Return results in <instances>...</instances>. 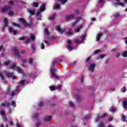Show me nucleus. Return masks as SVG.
Masks as SVG:
<instances>
[{"label": "nucleus", "instance_id": "obj_33", "mask_svg": "<svg viewBox=\"0 0 127 127\" xmlns=\"http://www.w3.org/2000/svg\"><path fill=\"white\" fill-rule=\"evenodd\" d=\"M56 16V14H54L52 16H50L49 17V19H50V20H53L54 18H55V16Z\"/></svg>", "mask_w": 127, "mask_h": 127}, {"label": "nucleus", "instance_id": "obj_19", "mask_svg": "<svg viewBox=\"0 0 127 127\" xmlns=\"http://www.w3.org/2000/svg\"><path fill=\"white\" fill-rule=\"evenodd\" d=\"M80 19H81L80 17H78L76 18L75 19V22L72 23V24H71L72 26H74V25H76V24L77 23V22H78V21H79V20H80Z\"/></svg>", "mask_w": 127, "mask_h": 127}, {"label": "nucleus", "instance_id": "obj_48", "mask_svg": "<svg viewBox=\"0 0 127 127\" xmlns=\"http://www.w3.org/2000/svg\"><path fill=\"white\" fill-rule=\"evenodd\" d=\"M11 103H12V106H13L14 108H15V107H16V104H15V102L12 101Z\"/></svg>", "mask_w": 127, "mask_h": 127}, {"label": "nucleus", "instance_id": "obj_32", "mask_svg": "<svg viewBox=\"0 0 127 127\" xmlns=\"http://www.w3.org/2000/svg\"><path fill=\"white\" fill-rule=\"evenodd\" d=\"M68 0H58V1H60L62 4H64L65 2H67Z\"/></svg>", "mask_w": 127, "mask_h": 127}, {"label": "nucleus", "instance_id": "obj_3", "mask_svg": "<svg viewBox=\"0 0 127 127\" xmlns=\"http://www.w3.org/2000/svg\"><path fill=\"white\" fill-rule=\"evenodd\" d=\"M55 71H56V68L51 69V73L53 78H55V79H57V80H58L59 79V77L57 75H56V74H55Z\"/></svg>", "mask_w": 127, "mask_h": 127}, {"label": "nucleus", "instance_id": "obj_1", "mask_svg": "<svg viewBox=\"0 0 127 127\" xmlns=\"http://www.w3.org/2000/svg\"><path fill=\"white\" fill-rule=\"evenodd\" d=\"M44 10H45V4H42L40 6L39 10L36 12L38 19H41L42 16L41 15V11H44Z\"/></svg>", "mask_w": 127, "mask_h": 127}, {"label": "nucleus", "instance_id": "obj_27", "mask_svg": "<svg viewBox=\"0 0 127 127\" xmlns=\"http://www.w3.org/2000/svg\"><path fill=\"white\" fill-rule=\"evenodd\" d=\"M83 27L82 25L79 26L78 27L76 28L75 29V32H79L80 31V30Z\"/></svg>", "mask_w": 127, "mask_h": 127}, {"label": "nucleus", "instance_id": "obj_47", "mask_svg": "<svg viewBox=\"0 0 127 127\" xmlns=\"http://www.w3.org/2000/svg\"><path fill=\"white\" fill-rule=\"evenodd\" d=\"M16 67V64H12L10 66V69H14Z\"/></svg>", "mask_w": 127, "mask_h": 127}, {"label": "nucleus", "instance_id": "obj_50", "mask_svg": "<svg viewBox=\"0 0 127 127\" xmlns=\"http://www.w3.org/2000/svg\"><path fill=\"white\" fill-rule=\"evenodd\" d=\"M99 127H104V123L103 122L100 123L99 125Z\"/></svg>", "mask_w": 127, "mask_h": 127}, {"label": "nucleus", "instance_id": "obj_28", "mask_svg": "<svg viewBox=\"0 0 127 127\" xmlns=\"http://www.w3.org/2000/svg\"><path fill=\"white\" fill-rule=\"evenodd\" d=\"M109 110L110 112H112V113H115V112H116V109L114 107H110Z\"/></svg>", "mask_w": 127, "mask_h": 127}, {"label": "nucleus", "instance_id": "obj_53", "mask_svg": "<svg viewBox=\"0 0 127 127\" xmlns=\"http://www.w3.org/2000/svg\"><path fill=\"white\" fill-rule=\"evenodd\" d=\"M33 61V59H29V63H30V64H32V62Z\"/></svg>", "mask_w": 127, "mask_h": 127}, {"label": "nucleus", "instance_id": "obj_45", "mask_svg": "<svg viewBox=\"0 0 127 127\" xmlns=\"http://www.w3.org/2000/svg\"><path fill=\"white\" fill-rule=\"evenodd\" d=\"M33 6H34V7H37V6H38V3H37V2H34L33 3Z\"/></svg>", "mask_w": 127, "mask_h": 127}, {"label": "nucleus", "instance_id": "obj_44", "mask_svg": "<svg viewBox=\"0 0 127 127\" xmlns=\"http://www.w3.org/2000/svg\"><path fill=\"white\" fill-rule=\"evenodd\" d=\"M80 81L81 83H83L84 82V76L82 74L81 75Z\"/></svg>", "mask_w": 127, "mask_h": 127}, {"label": "nucleus", "instance_id": "obj_38", "mask_svg": "<svg viewBox=\"0 0 127 127\" xmlns=\"http://www.w3.org/2000/svg\"><path fill=\"white\" fill-rule=\"evenodd\" d=\"M68 105L70 106V107H71V108H75V105H74L72 102H69Z\"/></svg>", "mask_w": 127, "mask_h": 127}, {"label": "nucleus", "instance_id": "obj_25", "mask_svg": "<svg viewBox=\"0 0 127 127\" xmlns=\"http://www.w3.org/2000/svg\"><path fill=\"white\" fill-rule=\"evenodd\" d=\"M123 108L127 109V100H124L123 102Z\"/></svg>", "mask_w": 127, "mask_h": 127}, {"label": "nucleus", "instance_id": "obj_59", "mask_svg": "<svg viewBox=\"0 0 127 127\" xmlns=\"http://www.w3.org/2000/svg\"><path fill=\"white\" fill-rule=\"evenodd\" d=\"M39 107H40V108H41V107H42V106H43V103H42V102H40L39 105H38Z\"/></svg>", "mask_w": 127, "mask_h": 127}, {"label": "nucleus", "instance_id": "obj_55", "mask_svg": "<svg viewBox=\"0 0 127 127\" xmlns=\"http://www.w3.org/2000/svg\"><path fill=\"white\" fill-rule=\"evenodd\" d=\"M9 3L10 5H13V1H12V0H10L9 2Z\"/></svg>", "mask_w": 127, "mask_h": 127}, {"label": "nucleus", "instance_id": "obj_46", "mask_svg": "<svg viewBox=\"0 0 127 127\" xmlns=\"http://www.w3.org/2000/svg\"><path fill=\"white\" fill-rule=\"evenodd\" d=\"M50 89L51 91H54V90H55V89H56V87L55 86H51L50 87Z\"/></svg>", "mask_w": 127, "mask_h": 127}, {"label": "nucleus", "instance_id": "obj_11", "mask_svg": "<svg viewBox=\"0 0 127 127\" xmlns=\"http://www.w3.org/2000/svg\"><path fill=\"white\" fill-rule=\"evenodd\" d=\"M9 32H11V33H12L13 35H15L16 34V31L15 30H13V29L11 27H9L8 28Z\"/></svg>", "mask_w": 127, "mask_h": 127}, {"label": "nucleus", "instance_id": "obj_31", "mask_svg": "<svg viewBox=\"0 0 127 127\" xmlns=\"http://www.w3.org/2000/svg\"><path fill=\"white\" fill-rule=\"evenodd\" d=\"M45 35H47V36H49V32L47 29H45L44 30Z\"/></svg>", "mask_w": 127, "mask_h": 127}, {"label": "nucleus", "instance_id": "obj_16", "mask_svg": "<svg viewBox=\"0 0 127 127\" xmlns=\"http://www.w3.org/2000/svg\"><path fill=\"white\" fill-rule=\"evenodd\" d=\"M60 8V4L55 3L53 6L54 9H59Z\"/></svg>", "mask_w": 127, "mask_h": 127}, {"label": "nucleus", "instance_id": "obj_63", "mask_svg": "<svg viewBox=\"0 0 127 127\" xmlns=\"http://www.w3.org/2000/svg\"><path fill=\"white\" fill-rule=\"evenodd\" d=\"M61 85L59 84L57 86V89H61Z\"/></svg>", "mask_w": 127, "mask_h": 127}, {"label": "nucleus", "instance_id": "obj_43", "mask_svg": "<svg viewBox=\"0 0 127 127\" xmlns=\"http://www.w3.org/2000/svg\"><path fill=\"white\" fill-rule=\"evenodd\" d=\"M12 25H13V26H17V27H20V25H18L15 23H12Z\"/></svg>", "mask_w": 127, "mask_h": 127}, {"label": "nucleus", "instance_id": "obj_24", "mask_svg": "<svg viewBox=\"0 0 127 127\" xmlns=\"http://www.w3.org/2000/svg\"><path fill=\"white\" fill-rule=\"evenodd\" d=\"M27 11L29 12V13H30L31 15H33V14H34L35 13V11L33 10L27 9Z\"/></svg>", "mask_w": 127, "mask_h": 127}, {"label": "nucleus", "instance_id": "obj_26", "mask_svg": "<svg viewBox=\"0 0 127 127\" xmlns=\"http://www.w3.org/2000/svg\"><path fill=\"white\" fill-rule=\"evenodd\" d=\"M16 71H17L18 73H22V70L21 69L20 67H17L16 68Z\"/></svg>", "mask_w": 127, "mask_h": 127}, {"label": "nucleus", "instance_id": "obj_35", "mask_svg": "<svg viewBox=\"0 0 127 127\" xmlns=\"http://www.w3.org/2000/svg\"><path fill=\"white\" fill-rule=\"evenodd\" d=\"M39 115V114H38V113H35L33 116V119H37V118H38Z\"/></svg>", "mask_w": 127, "mask_h": 127}, {"label": "nucleus", "instance_id": "obj_40", "mask_svg": "<svg viewBox=\"0 0 127 127\" xmlns=\"http://www.w3.org/2000/svg\"><path fill=\"white\" fill-rule=\"evenodd\" d=\"M11 64V62L8 60L4 62V64Z\"/></svg>", "mask_w": 127, "mask_h": 127}, {"label": "nucleus", "instance_id": "obj_6", "mask_svg": "<svg viewBox=\"0 0 127 127\" xmlns=\"http://www.w3.org/2000/svg\"><path fill=\"white\" fill-rule=\"evenodd\" d=\"M56 29L57 31H59L60 33H63L64 31H65V29L60 28V26H57L56 27Z\"/></svg>", "mask_w": 127, "mask_h": 127}, {"label": "nucleus", "instance_id": "obj_4", "mask_svg": "<svg viewBox=\"0 0 127 127\" xmlns=\"http://www.w3.org/2000/svg\"><path fill=\"white\" fill-rule=\"evenodd\" d=\"M6 76L8 78H12V80H14L15 79V76L13 75V72H7L5 73Z\"/></svg>", "mask_w": 127, "mask_h": 127}, {"label": "nucleus", "instance_id": "obj_22", "mask_svg": "<svg viewBox=\"0 0 127 127\" xmlns=\"http://www.w3.org/2000/svg\"><path fill=\"white\" fill-rule=\"evenodd\" d=\"M105 57H106V55H99L97 56V59L99 60L100 59H103Z\"/></svg>", "mask_w": 127, "mask_h": 127}, {"label": "nucleus", "instance_id": "obj_57", "mask_svg": "<svg viewBox=\"0 0 127 127\" xmlns=\"http://www.w3.org/2000/svg\"><path fill=\"white\" fill-rule=\"evenodd\" d=\"M119 16H120V14H119V13H116L114 15L115 17H119Z\"/></svg>", "mask_w": 127, "mask_h": 127}, {"label": "nucleus", "instance_id": "obj_52", "mask_svg": "<svg viewBox=\"0 0 127 127\" xmlns=\"http://www.w3.org/2000/svg\"><path fill=\"white\" fill-rule=\"evenodd\" d=\"M41 49H44V44H43V43H42L41 45Z\"/></svg>", "mask_w": 127, "mask_h": 127}, {"label": "nucleus", "instance_id": "obj_15", "mask_svg": "<svg viewBox=\"0 0 127 127\" xmlns=\"http://www.w3.org/2000/svg\"><path fill=\"white\" fill-rule=\"evenodd\" d=\"M102 35H103V33L100 32L97 34L96 35V41H99L100 38L102 37Z\"/></svg>", "mask_w": 127, "mask_h": 127}, {"label": "nucleus", "instance_id": "obj_7", "mask_svg": "<svg viewBox=\"0 0 127 127\" xmlns=\"http://www.w3.org/2000/svg\"><path fill=\"white\" fill-rule=\"evenodd\" d=\"M20 21H21L22 24H23L25 26H30V25L29 24H28L26 23V21H25V20L23 18H20L19 19Z\"/></svg>", "mask_w": 127, "mask_h": 127}, {"label": "nucleus", "instance_id": "obj_13", "mask_svg": "<svg viewBox=\"0 0 127 127\" xmlns=\"http://www.w3.org/2000/svg\"><path fill=\"white\" fill-rule=\"evenodd\" d=\"M10 9V6H7L5 7H3L1 9V11H2V12H5V11H7V10Z\"/></svg>", "mask_w": 127, "mask_h": 127}, {"label": "nucleus", "instance_id": "obj_56", "mask_svg": "<svg viewBox=\"0 0 127 127\" xmlns=\"http://www.w3.org/2000/svg\"><path fill=\"white\" fill-rule=\"evenodd\" d=\"M24 83H25L24 80H22L19 82V84L20 85H24Z\"/></svg>", "mask_w": 127, "mask_h": 127}, {"label": "nucleus", "instance_id": "obj_61", "mask_svg": "<svg viewBox=\"0 0 127 127\" xmlns=\"http://www.w3.org/2000/svg\"><path fill=\"white\" fill-rule=\"evenodd\" d=\"M20 40H24V39H25V37H22L19 38Z\"/></svg>", "mask_w": 127, "mask_h": 127}, {"label": "nucleus", "instance_id": "obj_29", "mask_svg": "<svg viewBox=\"0 0 127 127\" xmlns=\"http://www.w3.org/2000/svg\"><path fill=\"white\" fill-rule=\"evenodd\" d=\"M67 35H72L73 34V32H72V30L68 29L67 32Z\"/></svg>", "mask_w": 127, "mask_h": 127}, {"label": "nucleus", "instance_id": "obj_23", "mask_svg": "<svg viewBox=\"0 0 127 127\" xmlns=\"http://www.w3.org/2000/svg\"><path fill=\"white\" fill-rule=\"evenodd\" d=\"M62 61V60H55L53 61L52 64H57V63H60Z\"/></svg>", "mask_w": 127, "mask_h": 127}, {"label": "nucleus", "instance_id": "obj_36", "mask_svg": "<svg viewBox=\"0 0 127 127\" xmlns=\"http://www.w3.org/2000/svg\"><path fill=\"white\" fill-rule=\"evenodd\" d=\"M0 77L1 80H4V77L3 76V72H0Z\"/></svg>", "mask_w": 127, "mask_h": 127}, {"label": "nucleus", "instance_id": "obj_49", "mask_svg": "<svg viewBox=\"0 0 127 127\" xmlns=\"http://www.w3.org/2000/svg\"><path fill=\"white\" fill-rule=\"evenodd\" d=\"M122 120L124 121V122H126V116L125 115H123L122 117Z\"/></svg>", "mask_w": 127, "mask_h": 127}, {"label": "nucleus", "instance_id": "obj_21", "mask_svg": "<svg viewBox=\"0 0 127 127\" xmlns=\"http://www.w3.org/2000/svg\"><path fill=\"white\" fill-rule=\"evenodd\" d=\"M75 100L78 102V103H80L81 102V96L80 95H76L75 96Z\"/></svg>", "mask_w": 127, "mask_h": 127}, {"label": "nucleus", "instance_id": "obj_30", "mask_svg": "<svg viewBox=\"0 0 127 127\" xmlns=\"http://www.w3.org/2000/svg\"><path fill=\"white\" fill-rule=\"evenodd\" d=\"M115 5H120V6H122L123 7H125V4L124 3L122 2H119L117 3V4H115Z\"/></svg>", "mask_w": 127, "mask_h": 127}, {"label": "nucleus", "instance_id": "obj_10", "mask_svg": "<svg viewBox=\"0 0 127 127\" xmlns=\"http://www.w3.org/2000/svg\"><path fill=\"white\" fill-rule=\"evenodd\" d=\"M6 26H7V19L6 18H4L3 21V26L2 27V30H4Z\"/></svg>", "mask_w": 127, "mask_h": 127}, {"label": "nucleus", "instance_id": "obj_9", "mask_svg": "<svg viewBox=\"0 0 127 127\" xmlns=\"http://www.w3.org/2000/svg\"><path fill=\"white\" fill-rule=\"evenodd\" d=\"M106 114H103L101 116H100V115L98 114L96 119L95 120L96 123L99 121V119H103V118H105L106 117Z\"/></svg>", "mask_w": 127, "mask_h": 127}, {"label": "nucleus", "instance_id": "obj_64", "mask_svg": "<svg viewBox=\"0 0 127 127\" xmlns=\"http://www.w3.org/2000/svg\"><path fill=\"white\" fill-rule=\"evenodd\" d=\"M1 107H5V104L3 103H1Z\"/></svg>", "mask_w": 127, "mask_h": 127}, {"label": "nucleus", "instance_id": "obj_34", "mask_svg": "<svg viewBox=\"0 0 127 127\" xmlns=\"http://www.w3.org/2000/svg\"><path fill=\"white\" fill-rule=\"evenodd\" d=\"M0 114L1 116H2L3 117H4L5 116V111H4V110H2L0 111Z\"/></svg>", "mask_w": 127, "mask_h": 127}, {"label": "nucleus", "instance_id": "obj_5", "mask_svg": "<svg viewBox=\"0 0 127 127\" xmlns=\"http://www.w3.org/2000/svg\"><path fill=\"white\" fill-rule=\"evenodd\" d=\"M72 43V41L70 40H68L67 41V49H68L69 50H71V49H75V48L72 47V46H71V44Z\"/></svg>", "mask_w": 127, "mask_h": 127}, {"label": "nucleus", "instance_id": "obj_60", "mask_svg": "<svg viewBox=\"0 0 127 127\" xmlns=\"http://www.w3.org/2000/svg\"><path fill=\"white\" fill-rule=\"evenodd\" d=\"M120 53H117L116 54V57L118 58V57H120Z\"/></svg>", "mask_w": 127, "mask_h": 127}, {"label": "nucleus", "instance_id": "obj_62", "mask_svg": "<svg viewBox=\"0 0 127 127\" xmlns=\"http://www.w3.org/2000/svg\"><path fill=\"white\" fill-rule=\"evenodd\" d=\"M31 49L32 50H34V49H35V46L34 45L31 46Z\"/></svg>", "mask_w": 127, "mask_h": 127}, {"label": "nucleus", "instance_id": "obj_54", "mask_svg": "<svg viewBox=\"0 0 127 127\" xmlns=\"http://www.w3.org/2000/svg\"><path fill=\"white\" fill-rule=\"evenodd\" d=\"M123 93H125V92H127V88H126V86H124L123 89Z\"/></svg>", "mask_w": 127, "mask_h": 127}, {"label": "nucleus", "instance_id": "obj_17", "mask_svg": "<svg viewBox=\"0 0 127 127\" xmlns=\"http://www.w3.org/2000/svg\"><path fill=\"white\" fill-rule=\"evenodd\" d=\"M75 15L74 14H70L67 16L65 18V20H69V19H71V18H73Z\"/></svg>", "mask_w": 127, "mask_h": 127}, {"label": "nucleus", "instance_id": "obj_14", "mask_svg": "<svg viewBox=\"0 0 127 127\" xmlns=\"http://www.w3.org/2000/svg\"><path fill=\"white\" fill-rule=\"evenodd\" d=\"M14 52L17 57H18L19 58L20 57V54H19V52H18V51L16 48L14 49Z\"/></svg>", "mask_w": 127, "mask_h": 127}, {"label": "nucleus", "instance_id": "obj_51", "mask_svg": "<svg viewBox=\"0 0 127 127\" xmlns=\"http://www.w3.org/2000/svg\"><path fill=\"white\" fill-rule=\"evenodd\" d=\"M99 52H100V50H97L93 52V54H97V53H99Z\"/></svg>", "mask_w": 127, "mask_h": 127}, {"label": "nucleus", "instance_id": "obj_42", "mask_svg": "<svg viewBox=\"0 0 127 127\" xmlns=\"http://www.w3.org/2000/svg\"><path fill=\"white\" fill-rule=\"evenodd\" d=\"M8 14H9V15H10V16H12V15H13V11H9L8 13Z\"/></svg>", "mask_w": 127, "mask_h": 127}, {"label": "nucleus", "instance_id": "obj_20", "mask_svg": "<svg viewBox=\"0 0 127 127\" xmlns=\"http://www.w3.org/2000/svg\"><path fill=\"white\" fill-rule=\"evenodd\" d=\"M19 90V86H17L16 89L15 91H13L11 93V96H14V95H15V93L16 92H17L18 90Z\"/></svg>", "mask_w": 127, "mask_h": 127}, {"label": "nucleus", "instance_id": "obj_39", "mask_svg": "<svg viewBox=\"0 0 127 127\" xmlns=\"http://www.w3.org/2000/svg\"><path fill=\"white\" fill-rule=\"evenodd\" d=\"M122 56H123V57H127V52L125 51L123 52L122 54Z\"/></svg>", "mask_w": 127, "mask_h": 127}, {"label": "nucleus", "instance_id": "obj_37", "mask_svg": "<svg viewBox=\"0 0 127 127\" xmlns=\"http://www.w3.org/2000/svg\"><path fill=\"white\" fill-rule=\"evenodd\" d=\"M42 123H41V122L40 121H39V122H37L36 123V127H39V126H41V124Z\"/></svg>", "mask_w": 127, "mask_h": 127}, {"label": "nucleus", "instance_id": "obj_2", "mask_svg": "<svg viewBox=\"0 0 127 127\" xmlns=\"http://www.w3.org/2000/svg\"><path fill=\"white\" fill-rule=\"evenodd\" d=\"M85 38H86V35H81L80 37L81 40L77 39L75 40V43H82L83 41L85 40Z\"/></svg>", "mask_w": 127, "mask_h": 127}, {"label": "nucleus", "instance_id": "obj_41", "mask_svg": "<svg viewBox=\"0 0 127 127\" xmlns=\"http://www.w3.org/2000/svg\"><path fill=\"white\" fill-rule=\"evenodd\" d=\"M90 117L89 115H86L84 117L85 121H88V120H89Z\"/></svg>", "mask_w": 127, "mask_h": 127}, {"label": "nucleus", "instance_id": "obj_18", "mask_svg": "<svg viewBox=\"0 0 127 127\" xmlns=\"http://www.w3.org/2000/svg\"><path fill=\"white\" fill-rule=\"evenodd\" d=\"M51 116H46L44 118V121H45V122H49L51 120Z\"/></svg>", "mask_w": 127, "mask_h": 127}, {"label": "nucleus", "instance_id": "obj_58", "mask_svg": "<svg viewBox=\"0 0 127 127\" xmlns=\"http://www.w3.org/2000/svg\"><path fill=\"white\" fill-rule=\"evenodd\" d=\"M22 63H26V62H27V60H26V59H23L22 60Z\"/></svg>", "mask_w": 127, "mask_h": 127}, {"label": "nucleus", "instance_id": "obj_12", "mask_svg": "<svg viewBox=\"0 0 127 127\" xmlns=\"http://www.w3.org/2000/svg\"><path fill=\"white\" fill-rule=\"evenodd\" d=\"M95 67H96V64H91L88 67L89 71H91V72H94V68H95Z\"/></svg>", "mask_w": 127, "mask_h": 127}, {"label": "nucleus", "instance_id": "obj_8", "mask_svg": "<svg viewBox=\"0 0 127 127\" xmlns=\"http://www.w3.org/2000/svg\"><path fill=\"white\" fill-rule=\"evenodd\" d=\"M35 39V37H34L33 35H31L30 36V39H27L26 41L25 42V43L27 44V43H28V42H29L30 40H34Z\"/></svg>", "mask_w": 127, "mask_h": 127}]
</instances>
